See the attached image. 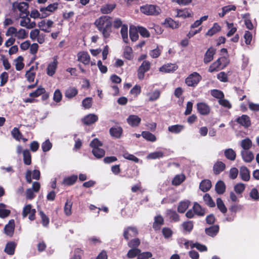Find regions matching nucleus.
<instances>
[{"label": "nucleus", "mask_w": 259, "mask_h": 259, "mask_svg": "<svg viewBox=\"0 0 259 259\" xmlns=\"http://www.w3.org/2000/svg\"><path fill=\"white\" fill-rule=\"evenodd\" d=\"M178 66L175 64H166L159 68V71L164 73H171L178 69Z\"/></svg>", "instance_id": "14"}, {"label": "nucleus", "mask_w": 259, "mask_h": 259, "mask_svg": "<svg viewBox=\"0 0 259 259\" xmlns=\"http://www.w3.org/2000/svg\"><path fill=\"white\" fill-rule=\"evenodd\" d=\"M177 11V14L176 16L177 17H180L185 19L188 17H191L193 15L192 11L187 9H184L183 10L178 9Z\"/></svg>", "instance_id": "19"}, {"label": "nucleus", "mask_w": 259, "mask_h": 259, "mask_svg": "<svg viewBox=\"0 0 259 259\" xmlns=\"http://www.w3.org/2000/svg\"><path fill=\"white\" fill-rule=\"evenodd\" d=\"M203 200L206 204H207L208 206L210 207L215 206V203L209 194L206 193L203 196Z\"/></svg>", "instance_id": "44"}, {"label": "nucleus", "mask_w": 259, "mask_h": 259, "mask_svg": "<svg viewBox=\"0 0 259 259\" xmlns=\"http://www.w3.org/2000/svg\"><path fill=\"white\" fill-rule=\"evenodd\" d=\"M160 92L158 90H155L152 93H149L147 96L149 97V101H154L158 99L160 96Z\"/></svg>", "instance_id": "47"}, {"label": "nucleus", "mask_w": 259, "mask_h": 259, "mask_svg": "<svg viewBox=\"0 0 259 259\" xmlns=\"http://www.w3.org/2000/svg\"><path fill=\"white\" fill-rule=\"evenodd\" d=\"M220 227L218 225H213L205 229V233L211 237L215 236L219 231Z\"/></svg>", "instance_id": "18"}, {"label": "nucleus", "mask_w": 259, "mask_h": 259, "mask_svg": "<svg viewBox=\"0 0 259 259\" xmlns=\"http://www.w3.org/2000/svg\"><path fill=\"white\" fill-rule=\"evenodd\" d=\"M13 7L14 9L17 8L19 11L21 12L22 16L25 15L27 16L29 12L28 11V5L27 3L22 2L20 3H14L13 4Z\"/></svg>", "instance_id": "7"}, {"label": "nucleus", "mask_w": 259, "mask_h": 259, "mask_svg": "<svg viewBox=\"0 0 259 259\" xmlns=\"http://www.w3.org/2000/svg\"><path fill=\"white\" fill-rule=\"evenodd\" d=\"M141 252V250L139 248H131L128 251L126 256L129 258H133L136 256L138 257Z\"/></svg>", "instance_id": "38"}, {"label": "nucleus", "mask_w": 259, "mask_h": 259, "mask_svg": "<svg viewBox=\"0 0 259 259\" xmlns=\"http://www.w3.org/2000/svg\"><path fill=\"white\" fill-rule=\"evenodd\" d=\"M78 61L81 62L85 65L89 64L90 62V57L89 54L86 52H80L77 54Z\"/></svg>", "instance_id": "16"}, {"label": "nucleus", "mask_w": 259, "mask_h": 259, "mask_svg": "<svg viewBox=\"0 0 259 259\" xmlns=\"http://www.w3.org/2000/svg\"><path fill=\"white\" fill-rule=\"evenodd\" d=\"M16 246L17 244L15 242H9L7 243L5 246L4 251L9 255H13L15 253Z\"/></svg>", "instance_id": "17"}, {"label": "nucleus", "mask_w": 259, "mask_h": 259, "mask_svg": "<svg viewBox=\"0 0 259 259\" xmlns=\"http://www.w3.org/2000/svg\"><path fill=\"white\" fill-rule=\"evenodd\" d=\"M139 232L135 227H127L124 229L123 236L125 240L128 241L130 238L136 237L138 235Z\"/></svg>", "instance_id": "4"}, {"label": "nucleus", "mask_w": 259, "mask_h": 259, "mask_svg": "<svg viewBox=\"0 0 259 259\" xmlns=\"http://www.w3.org/2000/svg\"><path fill=\"white\" fill-rule=\"evenodd\" d=\"M83 254V251L80 248L74 250L73 256L70 259H81V255Z\"/></svg>", "instance_id": "63"}, {"label": "nucleus", "mask_w": 259, "mask_h": 259, "mask_svg": "<svg viewBox=\"0 0 259 259\" xmlns=\"http://www.w3.org/2000/svg\"><path fill=\"white\" fill-rule=\"evenodd\" d=\"M98 119L97 115L94 114H90L84 117L82 121L85 124L90 125L97 121Z\"/></svg>", "instance_id": "20"}, {"label": "nucleus", "mask_w": 259, "mask_h": 259, "mask_svg": "<svg viewBox=\"0 0 259 259\" xmlns=\"http://www.w3.org/2000/svg\"><path fill=\"white\" fill-rule=\"evenodd\" d=\"M211 187V183L209 179H203L200 184V189L204 192L208 191Z\"/></svg>", "instance_id": "22"}, {"label": "nucleus", "mask_w": 259, "mask_h": 259, "mask_svg": "<svg viewBox=\"0 0 259 259\" xmlns=\"http://www.w3.org/2000/svg\"><path fill=\"white\" fill-rule=\"evenodd\" d=\"M241 155L243 160L247 162L251 161L254 158L252 153L248 150H242L241 151Z\"/></svg>", "instance_id": "27"}, {"label": "nucleus", "mask_w": 259, "mask_h": 259, "mask_svg": "<svg viewBox=\"0 0 259 259\" xmlns=\"http://www.w3.org/2000/svg\"><path fill=\"white\" fill-rule=\"evenodd\" d=\"M141 135L144 139L151 142H154L156 140V137L149 132H143Z\"/></svg>", "instance_id": "46"}, {"label": "nucleus", "mask_w": 259, "mask_h": 259, "mask_svg": "<svg viewBox=\"0 0 259 259\" xmlns=\"http://www.w3.org/2000/svg\"><path fill=\"white\" fill-rule=\"evenodd\" d=\"M140 10L142 13L147 15H157L160 12L159 8L153 5H146L142 6Z\"/></svg>", "instance_id": "3"}, {"label": "nucleus", "mask_w": 259, "mask_h": 259, "mask_svg": "<svg viewBox=\"0 0 259 259\" xmlns=\"http://www.w3.org/2000/svg\"><path fill=\"white\" fill-rule=\"evenodd\" d=\"M184 129V126L181 124H176L169 126L168 130L169 132L174 134H179Z\"/></svg>", "instance_id": "34"}, {"label": "nucleus", "mask_w": 259, "mask_h": 259, "mask_svg": "<svg viewBox=\"0 0 259 259\" xmlns=\"http://www.w3.org/2000/svg\"><path fill=\"white\" fill-rule=\"evenodd\" d=\"M183 229L185 231L191 232L193 228V223L191 221L184 222L182 224Z\"/></svg>", "instance_id": "49"}, {"label": "nucleus", "mask_w": 259, "mask_h": 259, "mask_svg": "<svg viewBox=\"0 0 259 259\" xmlns=\"http://www.w3.org/2000/svg\"><path fill=\"white\" fill-rule=\"evenodd\" d=\"M115 8V4H107L101 8V11L103 14H109Z\"/></svg>", "instance_id": "41"}, {"label": "nucleus", "mask_w": 259, "mask_h": 259, "mask_svg": "<svg viewBox=\"0 0 259 259\" xmlns=\"http://www.w3.org/2000/svg\"><path fill=\"white\" fill-rule=\"evenodd\" d=\"M13 137L16 140L20 141L22 139V135L17 127H14L11 132Z\"/></svg>", "instance_id": "56"}, {"label": "nucleus", "mask_w": 259, "mask_h": 259, "mask_svg": "<svg viewBox=\"0 0 259 259\" xmlns=\"http://www.w3.org/2000/svg\"><path fill=\"white\" fill-rule=\"evenodd\" d=\"M221 29V27L220 25L217 23H215L213 24V26L207 31L205 35L207 36H211L214 34L219 32Z\"/></svg>", "instance_id": "28"}, {"label": "nucleus", "mask_w": 259, "mask_h": 259, "mask_svg": "<svg viewBox=\"0 0 259 259\" xmlns=\"http://www.w3.org/2000/svg\"><path fill=\"white\" fill-rule=\"evenodd\" d=\"M216 50L213 48H209L206 52L203 59V62L205 64H207L211 61L213 59V56L215 53Z\"/></svg>", "instance_id": "13"}, {"label": "nucleus", "mask_w": 259, "mask_h": 259, "mask_svg": "<svg viewBox=\"0 0 259 259\" xmlns=\"http://www.w3.org/2000/svg\"><path fill=\"white\" fill-rule=\"evenodd\" d=\"M236 121L244 127H248L250 125V121L249 116L246 115H242L237 118Z\"/></svg>", "instance_id": "21"}, {"label": "nucleus", "mask_w": 259, "mask_h": 259, "mask_svg": "<svg viewBox=\"0 0 259 259\" xmlns=\"http://www.w3.org/2000/svg\"><path fill=\"white\" fill-rule=\"evenodd\" d=\"M226 190V186L224 182L221 180L219 181L215 185V191L219 194H223Z\"/></svg>", "instance_id": "35"}, {"label": "nucleus", "mask_w": 259, "mask_h": 259, "mask_svg": "<svg viewBox=\"0 0 259 259\" xmlns=\"http://www.w3.org/2000/svg\"><path fill=\"white\" fill-rule=\"evenodd\" d=\"M57 56H55L53 59V61L50 63V76L53 75L57 68L58 64Z\"/></svg>", "instance_id": "26"}, {"label": "nucleus", "mask_w": 259, "mask_h": 259, "mask_svg": "<svg viewBox=\"0 0 259 259\" xmlns=\"http://www.w3.org/2000/svg\"><path fill=\"white\" fill-rule=\"evenodd\" d=\"M163 156V153L162 151H155L150 153L147 157L149 159H154L162 157Z\"/></svg>", "instance_id": "57"}, {"label": "nucleus", "mask_w": 259, "mask_h": 259, "mask_svg": "<svg viewBox=\"0 0 259 259\" xmlns=\"http://www.w3.org/2000/svg\"><path fill=\"white\" fill-rule=\"evenodd\" d=\"M245 186L242 183L237 184L234 186V191L237 194H241L245 190Z\"/></svg>", "instance_id": "60"}, {"label": "nucleus", "mask_w": 259, "mask_h": 259, "mask_svg": "<svg viewBox=\"0 0 259 259\" xmlns=\"http://www.w3.org/2000/svg\"><path fill=\"white\" fill-rule=\"evenodd\" d=\"M211 95L214 98H218L219 100H221L224 97L223 93L222 91L218 90H212L211 91Z\"/></svg>", "instance_id": "62"}, {"label": "nucleus", "mask_w": 259, "mask_h": 259, "mask_svg": "<svg viewBox=\"0 0 259 259\" xmlns=\"http://www.w3.org/2000/svg\"><path fill=\"white\" fill-rule=\"evenodd\" d=\"M28 35L25 30L20 29L17 32L16 37L19 39H25L27 37Z\"/></svg>", "instance_id": "59"}, {"label": "nucleus", "mask_w": 259, "mask_h": 259, "mask_svg": "<svg viewBox=\"0 0 259 259\" xmlns=\"http://www.w3.org/2000/svg\"><path fill=\"white\" fill-rule=\"evenodd\" d=\"M154 221L152 225V227L155 231L159 230L164 223L163 217L160 215H157L154 217Z\"/></svg>", "instance_id": "12"}, {"label": "nucleus", "mask_w": 259, "mask_h": 259, "mask_svg": "<svg viewBox=\"0 0 259 259\" xmlns=\"http://www.w3.org/2000/svg\"><path fill=\"white\" fill-rule=\"evenodd\" d=\"M152 256V254L151 252L149 251L143 252L141 253V252L139 253L137 259H148Z\"/></svg>", "instance_id": "64"}, {"label": "nucleus", "mask_w": 259, "mask_h": 259, "mask_svg": "<svg viewBox=\"0 0 259 259\" xmlns=\"http://www.w3.org/2000/svg\"><path fill=\"white\" fill-rule=\"evenodd\" d=\"M72 206V202L71 200H67L65 203L64 208V212L66 215L68 216L71 214Z\"/></svg>", "instance_id": "50"}, {"label": "nucleus", "mask_w": 259, "mask_h": 259, "mask_svg": "<svg viewBox=\"0 0 259 259\" xmlns=\"http://www.w3.org/2000/svg\"><path fill=\"white\" fill-rule=\"evenodd\" d=\"M164 24L167 26L172 29H176L179 27L180 23L178 21H174L170 18L165 19L164 21Z\"/></svg>", "instance_id": "25"}, {"label": "nucleus", "mask_w": 259, "mask_h": 259, "mask_svg": "<svg viewBox=\"0 0 259 259\" xmlns=\"http://www.w3.org/2000/svg\"><path fill=\"white\" fill-rule=\"evenodd\" d=\"M138 32V28L130 27L129 32L130 37L132 41H135L138 40L139 38Z\"/></svg>", "instance_id": "42"}, {"label": "nucleus", "mask_w": 259, "mask_h": 259, "mask_svg": "<svg viewBox=\"0 0 259 259\" xmlns=\"http://www.w3.org/2000/svg\"><path fill=\"white\" fill-rule=\"evenodd\" d=\"M35 209H32V205L29 204L25 205L23 208L22 215L24 218H25L29 214V219L31 221H33L35 219Z\"/></svg>", "instance_id": "6"}, {"label": "nucleus", "mask_w": 259, "mask_h": 259, "mask_svg": "<svg viewBox=\"0 0 259 259\" xmlns=\"http://www.w3.org/2000/svg\"><path fill=\"white\" fill-rule=\"evenodd\" d=\"M166 215L174 222H177L180 220V216L175 210L169 209L166 210Z\"/></svg>", "instance_id": "31"}, {"label": "nucleus", "mask_w": 259, "mask_h": 259, "mask_svg": "<svg viewBox=\"0 0 259 259\" xmlns=\"http://www.w3.org/2000/svg\"><path fill=\"white\" fill-rule=\"evenodd\" d=\"M6 205L4 203H0V218H6L8 217L11 213V211L9 209H6Z\"/></svg>", "instance_id": "30"}, {"label": "nucleus", "mask_w": 259, "mask_h": 259, "mask_svg": "<svg viewBox=\"0 0 259 259\" xmlns=\"http://www.w3.org/2000/svg\"><path fill=\"white\" fill-rule=\"evenodd\" d=\"M78 93L77 90L75 88L70 87L65 92V96L68 98H72L75 96Z\"/></svg>", "instance_id": "43"}, {"label": "nucleus", "mask_w": 259, "mask_h": 259, "mask_svg": "<svg viewBox=\"0 0 259 259\" xmlns=\"http://www.w3.org/2000/svg\"><path fill=\"white\" fill-rule=\"evenodd\" d=\"M240 176L241 178H249V172L246 167H241L240 168Z\"/></svg>", "instance_id": "61"}, {"label": "nucleus", "mask_w": 259, "mask_h": 259, "mask_svg": "<svg viewBox=\"0 0 259 259\" xmlns=\"http://www.w3.org/2000/svg\"><path fill=\"white\" fill-rule=\"evenodd\" d=\"M126 121L131 126L137 127L140 123L141 119L136 115H130L126 119Z\"/></svg>", "instance_id": "11"}, {"label": "nucleus", "mask_w": 259, "mask_h": 259, "mask_svg": "<svg viewBox=\"0 0 259 259\" xmlns=\"http://www.w3.org/2000/svg\"><path fill=\"white\" fill-rule=\"evenodd\" d=\"M123 157L126 159H128L129 160H131L133 161H134L136 163H138L140 161L142 162V161H140V159L134 156L133 154H129L127 152H125L123 154Z\"/></svg>", "instance_id": "54"}, {"label": "nucleus", "mask_w": 259, "mask_h": 259, "mask_svg": "<svg viewBox=\"0 0 259 259\" xmlns=\"http://www.w3.org/2000/svg\"><path fill=\"white\" fill-rule=\"evenodd\" d=\"M92 153L94 155L98 158L103 157L105 154V150L100 148L93 149L92 150Z\"/></svg>", "instance_id": "48"}, {"label": "nucleus", "mask_w": 259, "mask_h": 259, "mask_svg": "<svg viewBox=\"0 0 259 259\" xmlns=\"http://www.w3.org/2000/svg\"><path fill=\"white\" fill-rule=\"evenodd\" d=\"M248 16H249L248 14H246L243 15L242 18L245 19L244 23H245L246 27L248 29L251 30L253 29V24H252L251 20H249V19H248Z\"/></svg>", "instance_id": "58"}, {"label": "nucleus", "mask_w": 259, "mask_h": 259, "mask_svg": "<svg viewBox=\"0 0 259 259\" xmlns=\"http://www.w3.org/2000/svg\"><path fill=\"white\" fill-rule=\"evenodd\" d=\"M140 244V240L138 238H134L128 241L127 246L131 248H138Z\"/></svg>", "instance_id": "36"}, {"label": "nucleus", "mask_w": 259, "mask_h": 259, "mask_svg": "<svg viewBox=\"0 0 259 259\" xmlns=\"http://www.w3.org/2000/svg\"><path fill=\"white\" fill-rule=\"evenodd\" d=\"M15 221L13 219L10 220L8 223L5 225L4 231L6 235L9 237H12L15 229Z\"/></svg>", "instance_id": "9"}, {"label": "nucleus", "mask_w": 259, "mask_h": 259, "mask_svg": "<svg viewBox=\"0 0 259 259\" xmlns=\"http://www.w3.org/2000/svg\"><path fill=\"white\" fill-rule=\"evenodd\" d=\"M23 160L25 164L30 165L31 162V154L29 150H25L23 151Z\"/></svg>", "instance_id": "45"}, {"label": "nucleus", "mask_w": 259, "mask_h": 259, "mask_svg": "<svg viewBox=\"0 0 259 259\" xmlns=\"http://www.w3.org/2000/svg\"><path fill=\"white\" fill-rule=\"evenodd\" d=\"M95 24L105 38H108L111 32L112 22L111 18L108 16H103L97 19Z\"/></svg>", "instance_id": "1"}, {"label": "nucleus", "mask_w": 259, "mask_h": 259, "mask_svg": "<svg viewBox=\"0 0 259 259\" xmlns=\"http://www.w3.org/2000/svg\"><path fill=\"white\" fill-rule=\"evenodd\" d=\"M225 59H226L225 58H219L209 66L208 71L210 72H213L214 71H218L220 68H223L225 66L222 67V63Z\"/></svg>", "instance_id": "10"}, {"label": "nucleus", "mask_w": 259, "mask_h": 259, "mask_svg": "<svg viewBox=\"0 0 259 259\" xmlns=\"http://www.w3.org/2000/svg\"><path fill=\"white\" fill-rule=\"evenodd\" d=\"M122 129L121 127H111L110 130L111 135L115 138H119L122 134Z\"/></svg>", "instance_id": "33"}, {"label": "nucleus", "mask_w": 259, "mask_h": 259, "mask_svg": "<svg viewBox=\"0 0 259 259\" xmlns=\"http://www.w3.org/2000/svg\"><path fill=\"white\" fill-rule=\"evenodd\" d=\"M23 58L22 56H19L16 60V69L17 70H22L24 66V64L23 63Z\"/></svg>", "instance_id": "53"}, {"label": "nucleus", "mask_w": 259, "mask_h": 259, "mask_svg": "<svg viewBox=\"0 0 259 259\" xmlns=\"http://www.w3.org/2000/svg\"><path fill=\"white\" fill-rule=\"evenodd\" d=\"M201 79V75L196 72H194L188 75L185 79L186 84L189 87H196Z\"/></svg>", "instance_id": "2"}, {"label": "nucleus", "mask_w": 259, "mask_h": 259, "mask_svg": "<svg viewBox=\"0 0 259 259\" xmlns=\"http://www.w3.org/2000/svg\"><path fill=\"white\" fill-rule=\"evenodd\" d=\"M40 172L38 170H34L32 171L28 170L26 174V178H39Z\"/></svg>", "instance_id": "51"}, {"label": "nucleus", "mask_w": 259, "mask_h": 259, "mask_svg": "<svg viewBox=\"0 0 259 259\" xmlns=\"http://www.w3.org/2000/svg\"><path fill=\"white\" fill-rule=\"evenodd\" d=\"M224 155L228 159L231 161H234L236 156V152L231 148L226 149L224 151Z\"/></svg>", "instance_id": "32"}, {"label": "nucleus", "mask_w": 259, "mask_h": 259, "mask_svg": "<svg viewBox=\"0 0 259 259\" xmlns=\"http://www.w3.org/2000/svg\"><path fill=\"white\" fill-rule=\"evenodd\" d=\"M190 203L188 200L181 201L178 206V211L181 213H184L188 208Z\"/></svg>", "instance_id": "29"}, {"label": "nucleus", "mask_w": 259, "mask_h": 259, "mask_svg": "<svg viewBox=\"0 0 259 259\" xmlns=\"http://www.w3.org/2000/svg\"><path fill=\"white\" fill-rule=\"evenodd\" d=\"M151 66V63L147 61H144L138 70V77L140 79H143L145 76V73L148 71Z\"/></svg>", "instance_id": "5"}, {"label": "nucleus", "mask_w": 259, "mask_h": 259, "mask_svg": "<svg viewBox=\"0 0 259 259\" xmlns=\"http://www.w3.org/2000/svg\"><path fill=\"white\" fill-rule=\"evenodd\" d=\"M216 202L217 207L220 211L223 213H226L227 211V208L224 204L222 199L221 198H218L217 199Z\"/></svg>", "instance_id": "40"}, {"label": "nucleus", "mask_w": 259, "mask_h": 259, "mask_svg": "<svg viewBox=\"0 0 259 259\" xmlns=\"http://www.w3.org/2000/svg\"><path fill=\"white\" fill-rule=\"evenodd\" d=\"M123 56L125 58L131 60L133 58V52L131 47L126 46L124 49Z\"/></svg>", "instance_id": "37"}, {"label": "nucleus", "mask_w": 259, "mask_h": 259, "mask_svg": "<svg viewBox=\"0 0 259 259\" xmlns=\"http://www.w3.org/2000/svg\"><path fill=\"white\" fill-rule=\"evenodd\" d=\"M198 111L201 115H207L210 112L209 106L205 103H199L197 105Z\"/></svg>", "instance_id": "15"}, {"label": "nucleus", "mask_w": 259, "mask_h": 259, "mask_svg": "<svg viewBox=\"0 0 259 259\" xmlns=\"http://www.w3.org/2000/svg\"><path fill=\"white\" fill-rule=\"evenodd\" d=\"M227 26L229 31L227 33V36L228 37H230L233 35L237 31V28L234 26V24L233 23H228L227 22Z\"/></svg>", "instance_id": "52"}, {"label": "nucleus", "mask_w": 259, "mask_h": 259, "mask_svg": "<svg viewBox=\"0 0 259 259\" xmlns=\"http://www.w3.org/2000/svg\"><path fill=\"white\" fill-rule=\"evenodd\" d=\"M27 16H22L20 14V17L22 19L20 21V25L22 27H25L28 29L33 28L35 27L36 23L35 22H31L30 19L26 17Z\"/></svg>", "instance_id": "8"}, {"label": "nucleus", "mask_w": 259, "mask_h": 259, "mask_svg": "<svg viewBox=\"0 0 259 259\" xmlns=\"http://www.w3.org/2000/svg\"><path fill=\"white\" fill-rule=\"evenodd\" d=\"M193 209L196 214L198 216H204L205 214V210L197 202H195L193 206Z\"/></svg>", "instance_id": "24"}, {"label": "nucleus", "mask_w": 259, "mask_h": 259, "mask_svg": "<svg viewBox=\"0 0 259 259\" xmlns=\"http://www.w3.org/2000/svg\"><path fill=\"white\" fill-rule=\"evenodd\" d=\"M252 145L251 141L249 139H245L241 141V146L243 150H248Z\"/></svg>", "instance_id": "55"}, {"label": "nucleus", "mask_w": 259, "mask_h": 259, "mask_svg": "<svg viewBox=\"0 0 259 259\" xmlns=\"http://www.w3.org/2000/svg\"><path fill=\"white\" fill-rule=\"evenodd\" d=\"M225 168V164L221 161H217L213 165V171L215 174H219Z\"/></svg>", "instance_id": "23"}, {"label": "nucleus", "mask_w": 259, "mask_h": 259, "mask_svg": "<svg viewBox=\"0 0 259 259\" xmlns=\"http://www.w3.org/2000/svg\"><path fill=\"white\" fill-rule=\"evenodd\" d=\"M120 33L123 39V40L124 42H128V28L127 25H122V27L121 28Z\"/></svg>", "instance_id": "39"}]
</instances>
